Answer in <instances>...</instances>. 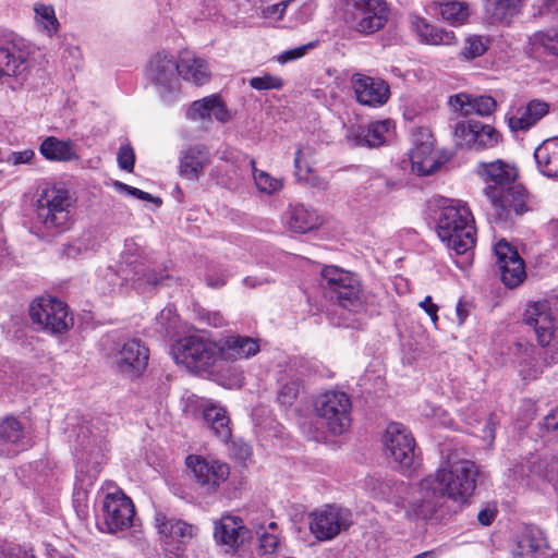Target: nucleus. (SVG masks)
Segmentation results:
<instances>
[{"mask_svg": "<svg viewBox=\"0 0 558 558\" xmlns=\"http://www.w3.org/2000/svg\"><path fill=\"white\" fill-rule=\"evenodd\" d=\"M323 222L324 219L316 209L303 204L290 207L287 211V226L294 233L305 234L318 229Z\"/></svg>", "mask_w": 558, "mask_h": 558, "instance_id": "31", "label": "nucleus"}, {"mask_svg": "<svg viewBox=\"0 0 558 558\" xmlns=\"http://www.w3.org/2000/svg\"><path fill=\"white\" fill-rule=\"evenodd\" d=\"M487 50V45L481 36H469L464 41L461 56L466 60H473L483 56Z\"/></svg>", "mask_w": 558, "mask_h": 558, "instance_id": "47", "label": "nucleus"}, {"mask_svg": "<svg viewBox=\"0 0 558 558\" xmlns=\"http://www.w3.org/2000/svg\"><path fill=\"white\" fill-rule=\"evenodd\" d=\"M436 232L457 255L473 250L476 243V227L470 207L461 202L442 207Z\"/></svg>", "mask_w": 558, "mask_h": 558, "instance_id": "2", "label": "nucleus"}, {"mask_svg": "<svg viewBox=\"0 0 558 558\" xmlns=\"http://www.w3.org/2000/svg\"><path fill=\"white\" fill-rule=\"evenodd\" d=\"M198 318L208 326L218 328L225 325V318L219 312H209L206 310L198 311Z\"/></svg>", "mask_w": 558, "mask_h": 558, "instance_id": "53", "label": "nucleus"}, {"mask_svg": "<svg viewBox=\"0 0 558 558\" xmlns=\"http://www.w3.org/2000/svg\"><path fill=\"white\" fill-rule=\"evenodd\" d=\"M220 359L226 362H235L255 356L260 348L259 341L248 336L230 335L219 341Z\"/></svg>", "mask_w": 558, "mask_h": 558, "instance_id": "25", "label": "nucleus"}, {"mask_svg": "<svg viewBox=\"0 0 558 558\" xmlns=\"http://www.w3.org/2000/svg\"><path fill=\"white\" fill-rule=\"evenodd\" d=\"M287 7L288 1L282 0L276 4L267 7L266 13L269 16H277L278 19H281L284 14Z\"/></svg>", "mask_w": 558, "mask_h": 558, "instance_id": "60", "label": "nucleus"}, {"mask_svg": "<svg viewBox=\"0 0 558 558\" xmlns=\"http://www.w3.org/2000/svg\"><path fill=\"white\" fill-rule=\"evenodd\" d=\"M211 116H214L215 119L221 123H227L232 119L230 110L227 108L221 96L218 94Z\"/></svg>", "mask_w": 558, "mask_h": 558, "instance_id": "52", "label": "nucleus"}, {"mask_svg": "<svg viewBox=\"0 0 558 558\" xmlns=\"http://www.w3.org/2000/svg\"><path fill=\"white\" fill-rule=\"evenodd\" d=\"M258 535V554L266 558H269L278 553L280 547L281 536L269 534L263 526L256 530Z\"/></svg>", "mask_w": 558, "mask_h": 558, "instance_id": "42", "label": "nucleus"}, {"mask_svg": "<svg viewBox=\"0 0 558 558\" xmlns=\"http://www.w3.org/2000/svg\"><path fill=\"white\" fill-rule=\"evenodd\" d=\"M410 22L411 28L425 45L453 46L458 43L454 32L433 25L420 15H412Z\"/></svg>", "mask_w": 558, "mask_h": 558, "instance_id": "27", "label": "nucleus"}, {"mask_svg": "<svg viewBox=\"0 0 558 558\" xmlns=\"http://www.w3.org/2000/svg\"><path fill=\"white\" fill-rule=\"evenodd\" d=\"M135 276L136 277L132 278L133 281L143 280L145 283L153 286V287L159 286L166 279L169 278L167 268H162V269H158V270L157 269L148 270V271L144 272L142 276H140L138 271H135Z\"/></svg>", "mask_w": 558, "mask_h": 558, "instance_id": "49", "label": "nucleus"}, {"mask_svg": "<svg viewBox=\"0 0 558 558\" xmlns=\"http://www.w3.org/2000/svg\"><path fill=\"white\" fill-rule=\"evenodd\" d=\"M354 13L351 27L362 34L372 35L383 29L389 19L390 8L386 0H351Z\"/></svg>", "mask_w": 558, "mask_h": 558, "instance_id": "13", "label": "nucleus"}, {"mask_svg": "<svg viewBox=\"0 0 558 558\" xmlns=\"http://www.w3.org/2000/svg\"><path fill=\"white\" fill-rule=\"evenodd\" d=\"M523 0H485V11L493 23H508L519 13Z\"/></svg>", "mask_w": 558, "mask_h": 558, "instance_id": "38", "label": "nucleus"}, {"mask_svg": "<svg viewBox=\"0 0 558 558\" xmlns=\"http://www.w3.org/2000/svg\"><path fill=\"white\" fill-rule=\"evenodd\" d=\"M217 94L209 95L203 99L195 100L190 109L192 119L209 120L214 110Z\"/></svg>", "mask_w": 558, "mask_h": 558, "instance_id": "45", "label": "nucleus"}, {"mask_svg": "<svg viewBox=\"0 0 558 558\" xmlns=\"http://www.w3.org/2000/svg\"><path fill=\"white\" fill-rule=\"evenodd\" d=\"M456 312H457L458 323L460 325H462L469 315L465 303L462 301L458 302Z\"/></svg>", "mask_w": 558, "mask_h": 558, "instance_id": "62", "label": "nucleus"}, {"mask_svg": "<svg viewBox=\"0 0 558 558\" xmlns=\"http://www.w3.org/2000/svg\"><path fill=\"white\" fill-rule=\"evenodd\" d=\"M314 47H315V44L314 43H310L307 45H303V46L295 47L293 49H289V50L284 51L279 57V61L281 63H286L288 61H292V60H296L299 58H302L310 48H314Z\"/></svg>", "mask_w": 558, "mask_h": 558, "instance_id": "54", "label": "nucleus"}, {"mask_svg": "<svg viewBox=\"0 0 558 558\" xmlns=\"http://www.w3.org/2000/svg\"><path fill=\"white\" fill-rule=\"evenodd\" d=\"M449 104L462 116L478 114L482 117L490 116L497 106L496 100L492 96H472L464 93L451 96Z\"/></svg>", "mask_w": 558, "mask_h": 558, "instance_id": "29", "label": "nucleus"}, {"mask_svg": "<svg viewBox=\"0 0 558 558\" xmlns=\"http://www.w3.org/2000/svg\"><path fill=\"white\" fill-rule=\"evenodd\" d=\"M31 52L23 39H8L0 45V66L8 76H19L27 70Z\"/></svg>", "mask_w": 558, "mask_h": 558, "instance_id": "24", "label": "nucleus"}, {"mask_svg": "<svg viewBox=\"0 0 558 558\" xmlns=\"http://www.w3.org/2000/svg\"><path fill=\"white\" fill-rule=\"evenodd\" d=\"M203 168L204 163L201 159L199 151L195 149H189L180 162L181 175L190 180L197 179Z\"/></svg>", "mask_w": 558, "mask_h": 558, "instance_id": "41", "label": "nucleus"}, {"mask_svg": "<svg viewBox=\"0 0 558 558\" xmlns=\"http://www.w3.org/2000/svg\"><path fill=\"white\" fill-rule=\"evenodd\" d=\"M24 436L22 423L13 417L8 416L0 423V440L7 445L17 444Z\"/></svg>", "mask_w": 558, "mask_h": 558, "instance_id": "40", "label": "nucleus"}, {"mask_svg": "<svg viewBox=\"0 0 558 558\" xmlns=\"http://www.w3.org/2000/svg\"><path fill=\"white\" fill-rule=\"evenodd\" d=\"M301 388L302 380L299 378L290 379L281 384L278 390L277 401L282 407H291L298 399Z\"/></svg>", "mask_w": 558, "mask_h": 558, "instance_id": "44", "label": "nucleus"}, {"mask_svg": "<svg viewBox=\"0 0 558 558\" xmlns=\"http://www.w3.org/2000/svg\"><path fill=\"white\" fill-rule=\"evenodd\" d=\"M118 165L122 170L133 172L135 165V153L130 144L121 145L117 156Z\"/></svg>", "mask_w": 558, "mask_h": 558, "instance_id": "50", "label": "nucleus"}, {"mask_svg": "<svg viewBox=\"0 0 558 558\" xmlns=\"http://www.w3.org/2000/svg\"><path fill=\"white\" fill-rule=\"evenodd\" d=\"M35 157V153L33 149H24L21 151H13L11 153L10 157L8 158V161L13 165H22V163H29Z\"/></svg>", "mask_w": 558, "mask_h": 558, "instance_id": "55", "label": "nucleus"}, {"mask_svg": "<svg viewBox=\"0 0 558 558\" xmlns=\"http://www.w3.org/2000/svg\"><path fill=\"white\" fill-rule=\"evenodd\" d=\"M385 453L403 469L414 463L415 439L411 430L401 423L391 422L383 436Z\"/></svg>", "mask_w": 558, "mask_h": 558, "instance_id": "11", "label": "nucleus"}, {"mask_svg": "<svg viewBox=\"0 0 558 558\" xmlns=\"http://www.w3.org/2000/svg\"><path fill=\"white\" fill-rule=\"evenodd\" d=\"M494 254L502 283L510 289L518 287L526 272L524 260L517 248L502 239L495 244Z\"/></svg>", "mask_w": 558, "mask_h": 558, "instance_id": "18", "label": "nucleus"}, {"mask_svg": "<svg viewBox=\"0 0 558 558\" xmlns=\"http://www.w3.org/2000/svg\"><path fill=\"white\" fill-rule=\"evenodd\" d=\"M480 471L475 462L462 460L428 475L442 498L464 505L473 496Z\"/></svg>", "mask_w": 558, "mask_h": 558, "instance_id": "4", "label": "nucleus"}, {"mask_svg": "<svg viewBox=\"0 0 558 558\" xmlns=\"http://www.w3.org/2000/svg\"><path fill=\"white\" fill-rule=\"evenodd\" d=\"M177 74L196 86L207 84L211 76L207 61L189 49H182L178 54Z\"/></svg>", "mask_w": 558, "mask_h": 558, "instance_id": "23", "label": "nucleus"}, {"mask_svg": "<svg viewBox=\"0 0 558 558\" xmlns=\"http://www.w3.org/2000/svg\"><path fill=\"white\" fill-rule=\"evenodd\" d=\"M203 417L217 437L225 441L231 437L230 418L225 408L208 404L203 410Z\"/></svg>", "mask_w": 558, "mask_h": 558, "instance_id": "37", "label": "nucleus"}, {"mask_svg": "<svg viewBox=\"0 0 558 558\" xmlns=\"http://www.w3.org/2000/svg\"><path fill=\"white\" fill-rule=\"evenodd\" d=\"M35 12L36 15L39 17L43 27L47 31V33L50 36L58 32L59 22L56 17L53 7L46 4H36Z\"/></svg>", "mask_w": 558, "mask_h": 558, "instance_id": "46", "label": "nucleus"}, {"mask_svg": "<svg viewBox=\"0 0 558 558\" xmlns=\"http://www.w3.org/2000/svg\"><path fill=\"white\" fill-rule=\"evenodd\" d=\"M496 517H497L496 509L485 508L478 512L477 520L481 525L489 526L495 521Z\"/></svg>", "mask_w": 558, "mask_h": 558, "instance_id": "59", "label": "nucleus"}, {"mask_svg": "<svg viewBox=\"0 0 558 558\" xmlns=\"http://www.w3.org/2000/svg\"><path fill=\"white\" fill-rule=\"evenodd\" d=\"M524 322L534 328L542 349L521 362L519 372L523 380H534L544 367L558 363V302L554 306L549 301L535 302L525 310Z\"/></svg>", "mask_w": 558, "mask_h": 558, "instance_id": "1", "label": "nucleus"}, {"mask_svg": "<svg viewBox=\"0 0 558 558\" xmlns=\"http://www.w3.org/2000/svg\"><path fill=\"white\" fill-rule=\"evenodd\" d=\"M39 153L48 161L68 162L80 158L71 140L64 141L56 136L46 137L39 146Z\"/></svg>", "mask_w": 558, "mask_h": 558, "instance_id": "34", "label": "nucleus"}, {"mask_svg": "<svg viewBox=\"0 0 558 558\" xmlns=\"http://www.w3.org/2000/svg\"><path fill=\"white\" fill-rule=\"evenodd\" d=\"M484 194L493 206L495 219L500 222H512L532 213L537 205L535 196L521 184L508 189L485 186Z\"/></svg>", "mask_w": 558, "mask_h": 558, "instance_id": "6", "label": "nucleus"}, {"mask_svg": "<svg viewBox=\"0 0 558 558\" xmlns=\"http://www.w3.org/2000/svg\"><path fill=\"white\" fill-rule=\"evenodd\" d=\"M322 287L341 308L353 314L366 313L368 293L357 274L328 265L322 269Z\"/></svg>", "mask_w": 558, "mask_h": 558, "instance_id": "3", "label": "nucleus"}, {"mask_svg": "<svg viewBox=\"0 0 558 558\" xmlns=\"http://www.w3.org/2000/svg\"><path fill=\"white\" fill-rule=\"evenodd\" d=\"M149 361V349L138 339H129L116 354V365L121 374L132 378L142 376Z\"/></svg>", "mask_w": 558, "mask_h": 558, "instance_id": "20", "label": "nucleus"}, {"mask_svg": "<svg viewBox=\"0 0 558 558\" xmlns=\"http://www.w3.org/2000/svg\"><path fill=\"white\" fill-rule=\"evenodd\" d=\"M538 171L548 178H558V137L545 140L534 150Z\"/></svg>", "mask_w": 558, "mask_h": 558, "instance_id": "35", "label": "nucleus"}, {"mask_svg": "<svg viewBox=\"0 0 558 558\" xmlns=\"http://www.w3.org/2000/svg\"><path fill=\"white\" fill-rule=\"evenodd\" d=\"M310 530L318 541L336 537L345 525L341 509L327 506L325 509L310 514Z\"/></svg>", "mask_w": 558, "mask_h": 558, "instance_id": "22", "label": "nucleus"}, {"mask_svg": "<svg viewBox=\"0 0 558 558\" xmlns=\"http://www.w3.org/2000/svg\"><path fill=\"white\" fill-rule=\"evenodd\" d=\"M175 362L192 372H207L220 359L219 342L198 336H186L172 348Z\"/></svg>", "mask_w": 558, "mask_h": 558, "instance_id": "7", "label": "nucleus"}, {"mask_svg": "<svg viewBox=\"0 0 558 558\" xmlns=\"http://www.w3.org/2000/svg\"><path fill=\"white\" fill-rule=\"evenodd\" d=\"M420 307L425 311L434 323L438 320V306L433 302L430 295H426L424 300L420 302Z\"/></svg>", "mask_w": 558, "mask_h": 558, "instance_id": "56", "label": "nucleus"}, {"mask_svg": "<svg viewBox=\"0 0 558 558\" xmlns=\"http://www.w3.org/2000/svg\"><path fill=\"white\" fill-rule=\"evenodd\" d=\"M351 85L357 102L363 106L379 108L390 98V87L383 78L354 73Z\"/></svg>", "mask_w": 558, "mask_h": 558, "instance_id": "19", "label": "nucleus"}, {"mask_svg": "<svg viewBox=\"0 0 558 558\" xmlns=\"http://www.w3.org/2000/svg\"><path fill=\"white\" fill-rule=\"evenodd\" d=\"M476 173L484 181L493 183L487 186L497 187L512 184L519 175L518 168L502 159L489 162H478L476 166Z\"/></svg>", "mask_w": 558, "mask_h": 558, "instance_id": "28", "label": "nucleus"}, {"mask_svg": "<svg viewBox=\"0 0 558 558\" xmlns=\"http://www.w3.org/2000/svg\"><path fill=\"white\" fill-rule=\"evenodd\" d=\"M391 119L374 121L367 125L351 129V136L357 146L378 147L386 143L387 137L395 131Z\"/></svg>", "mask_w": 558, "mask_h": 558, "instance_id": "26", "label": "nucleus"}, {"mask_svg": "<svg viewBox=\"0 0 558 558\" xmlns=\"http://www.w3.org/2000/svg\"><path fill=\"white\" fill-rule=\"evenodd\" d=\"M302 148L298 147L294 154V168L295 177L299 180L305 181L314 187L325 190L328 186V181L313 173L312 168L302 159Z\"/></svg>", "mask_w": 558, "mask_h": 558, "instance_id": "39", "label": "nucleus"}, {"mask_svg": "<svg viewBox=\"0 0 558 558\" xmlns=\"http://www.w3.org/2000/svg\"><path fill=\"white\" fill-rule=\"evenodd\" d=\"M543 545L544 538L541 531L533 525H523L514 536L511 548L512 558H536Z\"/></svg>", "mask_w": 558, "mask_h": 558, "instance_id": "30", "label": "nucleus"}, {"mask_svg": "<svg viewBox=\"0 0 558 558\" xmlns=\"http://www.w3.org/2000/svg\"><path fill=\"white\" fill-rule=\"evenodd\" d=\"M548 113L549 105L546 101L532 99L524 107L509 111L505 120L511 132H527Z\"/></svg>", "mask_w": 558, "mask_h": 558, "instance_id": "21", "label": "nucleus"}, {"mask_svg": "<svg viewBox=\"0 0 558 558\" xmlns=\"http://www.w3.org/2000/svg\"><path fill=\"white\" fill-rule=\"evenodd\" d=\"M351 409V399L342 391H326L316 401L317 415L326 421L333 435H341L350 427Z\"/></svg>", "mask_w": 558, "mask_h": 558, "instance_id": "9", "label": "nucleus"}, {"mask_svg": "<svg viewBox=\"0 0 558 558\" xmlns=\"http://www.w3.org/2000/svg\"><path fill=\"white\" fill-rule=\"evenodd\" d=\"M155 526L161 544L170 553L183 550L197 533V527L182 519L169 517L163 512L155 514Z\"/></svg>", "mask_w": 558, "mask_h": 558, "instance_id": "16", "label": "nucleus"}, {"mask_svg": "<svg viewBox=\"0 0 558 558\" xmlns=\"http://www.w3.org/2000/svg\"><path fill=\"white\" fill-rule=\"evenodd\" d=\"M230 454L234 460L245 462L253 454L252 446L241 439L232 441Z\"/></svg>", "mask_w": 558, "mask_h": 558, "instance_id": "51", "label": "nucleus"}, {"mask_svg": "<svg viewBox=\"0 0 558 558\" xmlns=\"http://www.w3.org/2000/svg\"><path fill=\"white\" fill-rule=\"evenodd\" d=\"M248 85L256 90L281 89L284 85V81L280 76L265 73L262 76L251 77Z\"/></svg>", "mask_w": 558, "mask_h": 558, "instance_id": "48", "label": "nucleus"}, {"mask_svg": "<svg viewBox=\"0 0 558 558\" xmlns=\"http://www.w3.org/2000/svg\"><path fill=\"white\" fill-rule=\"evenodd\" d=\"M414 146L410 153L413 172L425 177L436 172L446 161L435 148L434 136L428 128H416L413 132Z\"/></svg>", "mask_w": 558, "mask_h": 558, "instance_id": "10", "label": "nucleus"}, {"mask_svg": "<svg viewBox=\"0 0 558 558\" xmlns=\"http://www.w3.org/2000/svg\"><path fill=\"white\" fill-rule=\"evenodd\" d=\"M177 74V60L167 51H158L148 62V78L156 85L168 86Z\"/></svg>", "mask_w": 558, "mask_h": 558, "instance_id": "32", "label": "nucleus"}, {"mask_svg": "<svg viewBox=\"0 0 558 558\" xmlns=\"http://www.w3.org/2000/svg\"><path fill=\"white\" fill-rule=\"evenodd\" d=\"M543 426L547 432L558 430V408L553 409L543 420Z\"/></svg>", "mask_w": 558, "mask_h": 558, "instance_id": "58", "label": "nucleus"}, {"mask_svg": "<svg viewBox=\"0 0 558 558\" xmlns=\"http://www.w3.org/2000/svg\"><path fill=\"white\" fill-rule=\"evenodd\" d=\"M226 281H227V279L223 275H217V276L207 275L206 276L207 286L210 288H214V289H219V288L223 287L226 284Z\"/></svg>", "mask_w": 558, "mask_h": 558, "instance_id": "61", "label": "nucleus"}, {"mask_svg": "<svg viewBox=\"0 0 558 558\" xmlns=\"http://www.w3.org/2000/svg\"><path fill=\"white\" fill-rule=\"evenodd\" d=\"M441 499L442 496L433 484V481L428 476L424 477L417 484L412 499L405 507V518L415 522L432 520L442 506Z\"/></svg>", "mask_w": 558, "mask_h": 558, "instance_id": "15", "label": "nucleus"}, {"mask_svg": "<svg viewBox=\"0 0 558 558\" xmlns=\"http://www.w3.org/2000/svg\"><path fill=\"white\" fill-rule=\"evenodd\" d=\"M453 133L458 145L475 150L492 149L501 142V134L494 126L476 120L458 122Z\"/></svg>", "mask_w": 558, "mask_h": 558, "instance_id": "17", "label": "nucleus"}, {"mask_svg": "<svg viewBox=\"0 0 558 558\" xmlns=\"http://www.w3.org/2000/svg\"><path fill=\"white\" fill-rule=\"evenodd\" d=\"M74 213L75 199L68 189L54 184L41 189L36 201V215L47 230H68Z\"/></svg>", "mask_w": 558, "mask_h": 558, "instance_id": "5", "label": "nucleus"}, {"mask_svg": "<svg viewBox=\"0 0 558 558\" xmlns=\"http://www.w3.org/2000/svg\"><path fill=\"white\" fill-rule=\"evenodd\" d=\"M122 187L125 189L129 192V194L135 196L138 199L146 201V202H156L158 204H161L160 198H158V197L155 198L151 194H149L145 191H142L137 187H133V186H130L126 184H122Z\"/></svg>", "mask_w": 558, "mask_h": 558, "instance_id": "57", "label": "nucleus"}, {"mask_svg": "<svg viewBox=\"0 0 558 558\" xmlns=\"http://www.w3.org/2000/svg\"><path fill=\"white\" fill-rule=\"evenodd\" d=\"M28 313L37 329L50 335H63L74 325L68 304L53 296L35 299Z\"/></svg>", "mask_w": 558, "mask_h": 558, "instance_id": "8", "label": "nucleus"}, {"mask_svg": "<svg viewBox=\"0 0 558 558\" xmlns=\"http://www.w3.org/2000/svg\"><path fill=\"white\" fill-rule=\"evenodd\" d=\"M135 508L133 501L121 489L109 493L102 502V526L108 533L123 531L132 525Z\"/></svg>", "mask_w": 558, "mask_h": 558, "instance_id": "14", "label": "nucleus"}, {"mask_svg": "<svg viewBox=\"0 0 558 558\" xmlns=\"http://www.w3.org/2000/svg\"><path fill=\"white\" fill-rule=\"evenodd\" d=\"M185 464L193 472L196 484L206 495L215 494L230 475L228 463L214 459L208 460L197 454L187 456Z\"/></svg>", "mask_w": 558, "mask_h": 558, "instance_id": "12", "label": "nucleus"}, {"mask_svg": "<svg viewBox=\"0 0 558 558\" xmlns=\"http://www.w3.org/2000/svg\"><path fill=\"white\" fill-rule=\"evenodd\" d=\"M247 533L240 517H223L215 526L214 536L217 543L236 549L242 544L244 534Z\"/></svg>", "mask_w": 558, "mask_h": 558, "instance_id": "33", "label": "nucleus"}, {"mask_svg": "<svg viewBox=\"0 0 558 558\" xmlns=\"http://www.w3.org/2000/svg\"><path fill=\"white\" fill-rule=\"evenodd\" d=\"M256 161L254 159L251 160V166L253 169V175L255 180V184L257 189L267 194H272L279 191L282 187V181L271 177L268 172L263 170H257Z\"/></svg>", "mask_w": 558, "mask_h": 558, "instance_id": "43", "label": "nucleus"}, {"mask_svg": "<svg viewBox=\"0 0 558 558\" xmlns=\"http://www.w3.org/2000/svg\"><path fill=\"white\" fill-rule=\"evenodd\" d=\"M413 558H435V554L432 550H427L414 556Z\"/></svg>", "mask_w": 558, "mask_h": 558, "instance_id": "64", "label": "nucleus"}, {"mask_svg": "<svg viewBox=\"0 0 558 558\" xmlns=\"http://www.w3.org/2000/svg\"><path fill=\"white\" fill-rule=\"evenodd\" d=\"M432 8L440 17L452 26H461L470 17V5L466 1L459 0H434Z\"/></svg>", "mask_w": 558, "mask_h": 558, "instance_id": "36", "label": "nucleus"}, {"mask_svg": "<svg viewBox=\"0 0 558 558\" xmlns=\"http://www.w3.org/2000/svg\"><path fill=\"white\" fill-rule=\"evenodd\" d=\"M266 531H268L269 534H275L281 536V531L279 530V526L277 522L271 521L267 524V526L262 525Z\"/></svg>", "mask_w": 558, "mask_h": 558, "instance_id": "63", "label": "nucleus"}]
</instances>
